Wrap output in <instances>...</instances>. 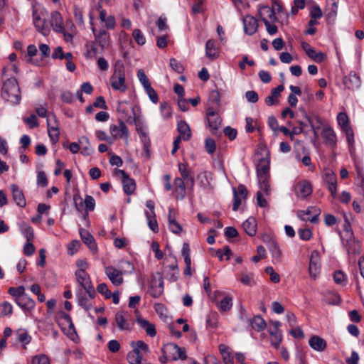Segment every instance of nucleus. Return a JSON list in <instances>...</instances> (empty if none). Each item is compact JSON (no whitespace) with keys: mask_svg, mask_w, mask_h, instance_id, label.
Instances as JSON below:
<instances>
[{"mask_svg":"<svg viewBox=\"0 0 364 364\" xmlns=\"http://www.w3.org/2000/svg\"><path fill=\"white\" fill-rule=\"evenodd\" d=\"M1 97L14 105H17L21 100V90L17 80L15 77H10L3 83Z\"/></svg>","mask_w":364,"mask_h":364,"instance_id":"nucleus-1","label":"nucleus"},{"mask_svg":"<svg viewBox=\"0 0 364 364\" xmlns=\"http://www.w3.org/2000/svg\"><path fill=\"white\" fill-rule=\"evenodd\" d=\"M110 85L115 91L124 92L128 87L126 84V75L123 65L115 68L109 78Z\"/></svg>","mask_w":364,"mask_h":364,"instance_id":"nucleus-2","label":"nucleus"},{"mask_svg":"<svg viewBox=\"0 0 364 364\" xmlns=\"http://www.w3.org/2000/svg\"><path fill=\"white\" fill-rule=\"evenodd\" d=\"M75 275L77 283L85 290L90 299L95 296V290L92 284L90 277L86 271L77 269Z\"/></svg>","mask_w":364,"mask_h":364,"instance_id":"nucleus-3","label":"nucleus"},{"mask_svg":"<svg viewBox=\"0 0 364 364\" xmlns=\"http://www.w3.org/2000/svg\"><path fill=\"white\" fill-rule=\"evenodd\" d=\"M117 112L119 114V118L122 119L124 122L133 124L136 122L135 117H132L130 115V112L134 115V110L133 107H132L127 102H120L118 103Z\"/></svg>","mask_w":364,"mask_h":364,"instance_id":"nucleus-4","label":"nucleus"},{"mask_svg":"<svg viewBox=\"0 0 364 364\" xmlns=\"http://www.w3.org/2000/svg\"><path fill=\"white\" fill-rule=\"evenodd\" d=\"M114 173L115 175L122 177L124 192L128 196L133 194L136 189L135 181L131 178L124 170L115 169Z\"/></svg>","mask_w":364,"mask_h":364,"instance_id":"nucleus-5","label":"nucleus"},{"mask_svg":"<svg viewBox=\"0 0 364 364\" xmlns=\"http://www.w3.org/2000/svg\"><path fill=\"white\" fill-rule=\"evenodd\" d=\"M321 210L316 206H310L306 210H299L297 216L304 221H310L313 223H316L318 221V216Z\"/></svg>","mask_w":364,"mask_h":364,"instance_id":"nucleus-6","label":"nucleus"},{"mask_svg":"<svg viewBox=\"0 0 364 364\" xmlns=\"http://www.w3.org/2000/svg\"><path fill=\"white\" fill-rule=\"evenodd\" d=\"M119 125L112 124L109 127V132L114 138H122L128 140L129 134L128 128L122 119H118Z\"/></svg>","mask_w":364,"mask_h":364,"instance_id":"nucleus-7","label":"nucleus"},{"mask_svg":"<svg viewBox=\"0 0 364 364\" xmlns=\"http://www.w3.org/2000/svg\"><path fill=\"white\" fill-rule=\"evenodd\" d=\"M294 188L296 196L301 199H305L309 196L313 191L311 183L306 180L296 182Z\"/></svg>","mask_w":364,"mask_h":364,"instance_id":"nucleus-8","label":"nucleus"},{"mask_svg":"<svg viewBox=\"0 0 364 364\" xmlns=\"http://www.w3.org/2000/svg\"><path fill=\"white\" fill-rule=\"evenodd\" d=\"M178 171L181 176L180 178L186 181V185L189 186L191 190H193L195 185L194 173L188 167V165L187 164L179 163Z\"/></svg>","mask_w":364,"mask_h":364,"instance_id":"nucleus-9","label":"nucleus"},{"mask_svg":"<svg viewBox=\"0 0 364 364\" xmlns=\"http://www.w3.org/2000/svg\"><path fill=\"white\" fill-rule=\"evenodd\" d=\"M165 350H168L172 354V359L173 360H184L187 358L185 348H181L176 344L168 343L163 348L164 353H165Z\"/></svg>","mask_w":364,"mask_h":364,"instance_id":"nucleus-10","label":"nucleus"},{"mask_svg":"<svg viewBox=\"0 0 364 364\" xmlns=\"http://www.w3.org/2000/svg\"><path fill=\"white\" fill-rule=\"evenodd\" d=\"M105 272L113 285L119 286L123 283L122 271L118 270L112 266H108L105 267Z\"/></svg>","mask_w":364,"mask_h":364,"instance_id":"nucleus-11","label":"nucleus"},{"mask_svg":"<svg viewBox=\"0 0 364 364\" xmlns=\"http://www.w3.org/2000/svg\"><path fill=\"white\" fill-rule=\"evenodd\" d=\"M242 23L244 32L247 35L252 36L257 31L259 23L257 19L254 16L246 15L242 19Z\"/></svg>","mask_w":364,"mask_h":364,"instance_id":"nucleus-12","label":"nucleus"},{"mask_svg":"<svg viewBox=\"0 0 364 364\" xmlns=\"http://www.w3.org/2000/svg\"><path fill=\"white\" fill-rule=\"evenodd\" d=\"M164 291V281L161 277H152L150 283L149 294L152 297H159Z\"/></svg>","mask_w":364,"mask_h":364,"instance_id":"nucleus-13","label":"nucleus"},{"mask_svg":"<svg viewBox=\"0 0 364 364\" xmlns=\"http://www.w3.org/2000/svg\"><path fill=\"white\" fill-rule=\"evenodd\" d=\"M321 264L318 254L316 251H314L311 254L309 272L310 277L316 279L320 274Z\"/></svg>","mask_w":364,"mask_h":364,"instance_id":"nucleus-14","label":"nucleus"},{"mask_svg":"<svg viewBox=\"0 0 364 364\" xmlns=\"http://www.w3.org/2000/svg\"><path fill=\"white\" fill-rule=\"evenodd\" d=\"M129 315L124 311H118L115 314L114 323L120 331H130L132 325L129 320Z\"/></svg>","mask_w":364,"mask_h":364,"instance_id":"nucleus-15","label":"nucleus"},{"mask_svg":"<svg viewBox=\"0 0 364 364\" xmlns=\"http://www.w3.org/2000/svg\"><path fill=\"white\" fill-rule=\"evenodd\" d=\"M343 84L347 89L355 90L360 86L361 81L360 77L355 72H350L348 75L343 77Z\"/></svg>","mask_w":364,"mask_h":364,"instance_id":"nucleus-16","label":"nucleus"},{"mask_svg":"<svg viewBox=\"0 0 364 364\" xmlns=\"http://www.w3.org/2000/svg\"><path fill=\"white\" fill-rule=\"evenodd\" d=\"M32 16L33 24L36 30L44 36H48L50 33V29L48 26L46 25V21L40 16L37 10H33Z\"/></svg>","mask_w":364,"mask_h":364,"instance_id":"nucleus-17","label":"nucleus"},{"mask_svg":"<svg viewBox=\"0 0 364 364\" xmlns=\"http://www.w3.org/2000/svg\"><path fill=\"white\" fill-rule=\"evenodd\" d=\"M207 119L212 133L215 134L221 124V118L213 109L210 108L208 109Z\"/></svg>","mask_w":364,"mask_h":364,"instance_id":"nucleus-18","label":"nucleus"},{"mask_svg":"<svg viewBox=\"0 0 364 364\" xmlns=\"http://www.w3.org/2000/svg\"><path fill=\"white\" fill-rule=\"evenodd\" d=\"M186 181L180 177L174 179V195L177 200H183L186 195Z\"/></svg>","mask_w":364,"mask_h":364,"instance_id":"nucleus-19","label":"nucleus"},{"mask_svg":"<svg viewBox=\"0 0 364 364\" xmlns=\"http://www.w3.org/2000/svg\"><path fill=\"white\" fill-rule=\"evenodd\" d=\"M80 235L82 242L87 245L89 249L93 252H97V246L93 236L85 229H80Z\"/></svg>","mask_w":364,"mask_h":364,"instance_id":"nucleus-20","label":"nucleus"},{"mask_svg":"<svg viewBox=\"0 0 364 364\" xmlns=\"http://www.w3.org/2000/svg\"><path fill=\"white\" fill-rule=\"evenodd\" d=\"M321 136L328 146L331 147L336 146L337 144L336 134L332 127L324 128L321 132Z\"/></svg>","mask_w":364,"mask_h":364,"instance_id":"nucleus-21","label":"nucleus"},{"mask_svg":"<svg viewBox=\"0 0 364 364\" xmlns=\"http://www.w3.org/2000/svg\"><path fill=\"white\" fill-rule=\"evenodd\" d=\"M10 188L12 192L13 199L19 207H25L26 205V198L23 191L16 184H11Z\"/></svg>","mask_w":364,"mask_h":364,"instance_id":"nucleus-22","label":"nucleus"},{"mask_svg":"<svg viewBox=\"0 0 364 364\" xmlns=\"http://www.w3.org/2000/svg\"><path fill=\"white\" fill-rule=\"evenodd\" d=\"M310 347L318 352H323L327 347L326 341L318 336H313L309 340Z\"/></svg>","mask_w":364,"mask_h":364,"instance_id":"nucleus-23","label":"nucleus"},{"mask_svg":"<svg viewBox=\"0 0 364 364\" xmlns=\"http://www.w3.org/2000/svg\"><path fill=\"white\" fill-rule=\"evenodd\" d=\"M16 304L25 312L32 311L36 306L35 301L26 294L16 301Z\"/></svg>","mask_w":364,"mask_h":364,"instance_id":"nucleus-24","label":"nucleus"},{"mask_svg":"<svg viewBox=\"0 0 364 364\" xmlns=\"http://www.w3.org/2000/svg\"><path fill=\"white\" fill-rule=\"evenodd\" d=\"M205 55L208 58L213 60L219 56V48L216 45V41L209 39L205 43Z\"/></svg>","mask_w":364,"mask_h":364,"instance_id":"nucleus-25","label":"nucleus"},{"mask_svg":"<svg viewBox=\"0 0 364 364\" xmlns=\"http://www.w3.org/2000/svg\"><path fill=\"white\" fill-rule=\"evenodd\" d=\"M92 31L94 33L95 41L98 43L100 47L104 48L109 45V34L107 31L102 29L100 30L98 33H96V28L93 26H92Z\"/></svg>","mask_w":364,"mask_h":364,"instance_id":"nucleus-26","label":"nucleus"},{"mask_svg":"<svg viewBox=\"0 0 364 364\" xmlns=\"http://www.w3.org/2000/svg\"><path fill=\"white\" fill-rule=\"evenodd\" d=\"M50 23L55 32L64 31L63 19L61 14L57 11H53L50 16Z\"/></svg>","mask_w":364,"mask_h":364,"instance_id":"nucleus-27","label":"nucleus"},{"mask_svg":"<svg viewBox=\"0 0 364 364\" xmlns=\"http://www.w3.org/2000/svg\"><path fill=\"white\" fill-rule=\"evenodd\" d=\"M177 129L178 132L179 137L182 138L184 141H188L191 137V132L188 124L183 120L178 122Z\"/></svg>","mask_w":364,"mask_h":364,"instance_id":"nucleus-28","label":"nucleus"},{"mask_svg":"<svg viewBox=\"0 0 364 364\" xmlns=\"http://www.w3.org/2000/svg\"><path fill=\"white\" fill-rule=\"evenodd\" d=\"M259 14L262 19V17L267 18L269 21L275 23L278 21V18L276 16L274 9H271L268 6H262L259 9Z\"/></svg>","mask_w":364,"mask_h":364,"instance_id":"nucleus-29","label":"nucleus"},{"mask_svg":"<svg viewBox=\"0 0 364 364\" xmlns=\"http://www.w3.org/2000/svg\"><path fill=\"white\" fill-rule=\"evenodd\" d=\"M53 117L55 121L54 125H51L50 123V119H47L48 132L51 142L53 144H56L59 140L60 133L58 125L56 124L55 116L53 115Z\"/></svg>","mask_w":364,"mask_h":364,"instance_id":"nucleus-30","label":"nucleus"},{"mask_svg":"<svg viewBox=\"0 0 364 364\" xmlns=\"http://www.w3.org/2000/svg\"><path fill=\"white\" fill-rule=\"evenodd\" d=\"M268 249L272 254L273 259L276 262H281L282 258V252L277 243L274 240H269L268 242Z\"/></svg>","mask_w":364,"mask_h":364,"instance_id":"nucleus-31","label":"nucleus"},{"mask_svg":"<svg viewBox=\"0 0 364 364\" xmlns=\"http://www.w3.org/2000/svg\"><path fill=\"white\" fill-rule=\"evenodd\" d=\"M216 307L220 312L229 311L232 307V297L230 296H225L220 301L215 302Z\"/></svg>","mask_w":364,"mask_h":364,"instance_id":"nucleus-32","label":"nucleus"},{"mask_svg":"<svg viewBox=\"0 0 364 364\" xmlns=\"http://www.w3.org/2000/svg\"><path fill=\"white\" fill-rule=\"evenodd\" d=\"M260 189L267 195L270 192L269 173L257 174Z\"/></svg>","mask_w":364,"mask_h":364,"instance_id":"nucleus-33","label":"nucleus"},{"mask_svg":"<svg viewBox=\"0 0 364 364\" xmlns=\"http://www.w3.org/2000/svg\"><path fill=\"white\" fill-rule=\"evenodd\" d=\"M136 322L142 328H144L146 331L147 335H149L151 337H154L156 336V331L155 329V326L154 324L150 323L149 321L143 318L138 317L136 318Z\"/></svg>","mask_w":364,"mask_h":364,"instance_id":"nucleus-34","label":"nucleus"},{"mask_svg":"<svg viewBox=\"0 0 364 364\" xmlns=\"http://www.w3.org/2000/svg\"><path fill=\"white\" fill-rule=\"evenodd\" d=\"M242 227L248 235H255L257 232V222L255 218L252 217L249 218L243 223Z\"/></svg>","mask_w":364,"mask_h":364,"instance_id":"nucleus-35","label":"nucleus"},{"mask_svg":"<svg viewBox=\"0 0 364 364\" xmlns=\"http://www.w3.org/2000/svg\"><path fill=\"white\" fill-rule=\"evenodd\" d=\"M305 118L310 124L311 129H320L323 124V119L316 114L309 116L305 114Z\"/></svg>","mask_w":364,"mask_h":364,"instance_id":"nucleus-36","label":"nucleus"},{"mask_svg":"<svg viewBox=\"0 0 364 364\" xmlns=\"http://www.w3.org/2000/svg\"><path fill=\"white\" fill-rule=\"evenodd\" d=\"M21 234L25 237L26 241H33L34 232L33 228L26 223H21L19 225Z\"/></svg>","mask_w":364,"mask_h":364,"instance_id":"nucleus-37","label":"nucleus"},{"mask_svg":"<svg viewBox=\"0 0 364 364\" xmlns=\"http://www.w3.org/2000/svg\"><path fill=\"white\" fill-rule=\"evenodd\" d=\"M250 323L251 327L257 331H263L267 326L265 321L260 316H254L250 320Z\"/></svg>","mask_w":364,"mask_h":364,"instance_id":"nucleus-38","label":"nucleus"},{"mask_svg":"<svg viewBox=\"0 0 364 364\" xmlns=\"http://www.w3.org/2000/svg\"><path fill=\"white\" fill-rule=\"evenodd\" d=\"M268 331L271 336V343L275 348H278L282 341V333L279 329L269 328Z\"/></svg>","mask_w":364,"mask_h":364,"instance_id":"nucleus-39","label":"nucleus"},{"mask_svg":"<svg viewBox=\"0 0 364 364\" xmlns=\"http://www.w3.org/2000/svg\"><path fill=\"white\" fill-rule=\"evenodd\" d=\"M270 161L268 159L262 158L257 164V174L269 173Z\"/></svg>","mask_w":364,"mask_h":364,"instance_id":"nucleus-40","label":"nucleus"},{"mask_svg":"<svg viewBox=\"0 0 364 364\" xmlns=\"http://www.w3.org/2000/svg\"><path fill=\"white\" fill-rule=\"evenodd\" d=\"M289 89L291 90V93L288 97V102L291 107H296L298 102L296 95H301V89L299 87L294 85H290Z\"/></svg>","mask_w":364,"mask_h":364,"instance_id":"nucleus-41","label":"nucleus"},{"mask_svg":"<svg viewBox=\"0 0 364 364\" xmlns=\"http://www.w3.org/2000/svg\"><path fill=\"white\" fill-rule=\"evenodd\" d=\"M79 144H80L81 154L85 156H89L92 153L90 148V141L87 137L83 136L79 139Z\"/></svg>","mask_w":364,"mask_h":364,"instance_id":"nucleus-42","label":"nucleus"},{"mask_svg":"<svg viewBox=\"0 0 364 364\" xmlns=\"http://www.w3.org/2000/svg\"><path fill=\"white\" fill-rule=\"evenodd\" d=\"M337 121L343 132L347 130V129H348L351 128L348 116L346 112L338 113L337 116Z\"/></svg>","mask_w":364,"mask_h":364,"instance_id":"nucleus-43","label":"nucleus"},{"mask_svg":"<svg viewBox=\"0 0 364 364\" xmlns=\"http://www.w3.org/2000/svg\"><path fill=\"white\" fill-rule=\"evenodd\" d=\"M127 358L130 364H141L142 355L137 351V349H133L128 353Z\"/></svg>","mask_w":364,"mask_h":364,"instance_id":"nucleus-44","label":"nucleus"},{"mask_svg":"<svg viewBox=\"0 0 364 364\" xmlns=\"http://www.w3.org/2000/svg\"><path fill=\"white\" fill-rule=\"evenodd\" d=\"M346 250L348 254H358L360 252V245L358 241L354 237H351L347 241Z\"/></svg>","mask_w":364,"mask_h":364,"instance_id":"nucleus-45","label":"nucleus"},{"mask_svg":"<svg viewBox=\"0 0 364 364\" xmlns=\"http://www.w3.org/2000/svg\"><path fill=\"white\" fill-rule=\"evenodd\" d=\"M8 293L14 297L15 302L26 294L23 286H18V287H11L9 289Z\"/></svg>","mask_w":364,"mask_h":364,"instance_id":"nucleus-46","label":"nucleus"},{"mask_svg":"<svg viewBox=\"0 0 364 364\" xmlns=\"http://www.w3.org/2000/svg\"><path fill=\"white\" fill-rule=\"evenodd\" d=\"M271 9H274V13L276 12L279 14H282L284 15V17L286 18V21H288L289 18V14L286 12L285 9L284 8L282 3L277 0H274L272 2V6Z\"/></svg>","mask_w":364,"mask_h":364,"instance_id":"nucleus-47","label":"nucleus"},{"mask_svg":"<svg viewBox=\"0 0 364 364\" xmlns=\"http://www.w3.org/2000/svg\"><path fill=\"white\" fill-rule=\"evenodd\" d=\"M146 216L148 221V225L149 228L154 232H158L159 226L158 223L155 218V214L152 215L149 213L148 211L146 212Z\"/></svg>","mask_w":364,"mask_h":364,"instance_id":"nucleus-48","label":"nucleus"},{"mask_svg":"<svg viewBox=\"0 0 364 364\" xmlns=\"http://www.w3.org/2000/svg\"><path fill=\"white\" fill-rule=\"evenodd\" d=\"M77 303L79 306L86 311H89L92 307V303L84 295L77 294Z\"/></svg>","mask_w":364,"mask_h":364,"instance_id":"nucleus-49","label":"nucleus"},{"mask_svg":"<svg viewBox=\"0 0 364 364\" xmlns=\"http://www.w3.org/2000/svg\"><path fill=\"white\" fill-rule=\"evenodd\" d=\"M131 346L134 350L137 349V351L139 353L140 351H143L144 353H148L149 351L148 345L141 340L137 341L136 342L132 341L131 343Z\"/></svg>","mask_w":364,"mask_h":364,"instance_id":"nucleus-50","label":"nucleus"},{"mask_svg":"<svg viewBox=\"0 0 364 364\" xmlns=\"http://www.w3.org/2000/svg\"><path fill=\"white\" fill-rule=\"evenodd\" d=\"M132 36L138 45L143 46L145 44L146 38L140 29H134L132 33Z\"/></svg>","mask_w":364,"mask_h":364,"instance_id":"nucleus-51","label":"nucleus"},{"mask_svg":"<svg viewBox=\"0 0 364 364\" xmlns=\"http://www.w3.org/2000/svg\"><path fill=\"white\" fill-rule=\"evenodd\" d=\"M73 14L77 23L79 25H83L84 18L82 10L76 4L73 5Z\"/></svg>","mask_w":364,"mask_h":364,"instance_id":"nucleus-52","label":"nucleus"},{"mask_svg":"<svg viewBox=\"0 0 364 364\" xmlns=\"http://www.w3.org/2000/svg\"><path fill=\"white\" fill-rule=\"evenodd\" d=\"M137 77L139 80V82L143 85V87L145 89L151 85V83L149 82V80L148 77L146 76L145 72L144 70L140 69L137 71Z\"/></svg>","mask_w":364,"mask_h":364,"instance_id":"nucleus-53","label":"nucleus"},{"mask_svg":"<svg viewBox=\"0 0 364 364\" xmlns=\"http://www.w3.org/2000/svg\"><path fill=\"white\" fill-rule=\"evenodd\" d=\"M262 22L264 23L266 27V30L269 35H274L277 33V26L273 24V23H272L271 21H269V20L267 18L262 17Z\"/></svg>","mask_w":364,"mask_h":364,"instance_id":"nucleus-54","label":"nucleus"},{"mask_svg":"<svg viewBox=\"0 0 364 364\" xmlns=\"http://www.w3.org/2000/svg\"><path fill=\"white\" fill-rule=\"evenodd\" d=\"M31 364H50V359L45 354L36 355L33 357Z\"/></svg>","mask_w":364,"mask_h":364,"instance_id":"nucleus-55","label":"nucleus"},{"mask_svg":"<svg viewBox=\"0 0 364 364\" xmlns=\"http://www.w3.org/2000/svg\"><path fill=\"white\" fill-rule=\"evenodd\" d=\"M160 110L161 115L164 119H168L171 116V108L168 102H161Z\"/></svg>","mask_w":364,"mask_h":364,"instance_id":"nucleus-56","label":"nucleus"},{"mask_svg":"<svg viewBox=\"0 0 364 364\" xmlns=\"http://www.w3.org/2000/svg\"><path fill=\"white\" fill-rule=\"evenodd\" d=\"M309 16L311 17V19H314L316 21L317 19L321 18L323 16V13L319 6H313L310 9Z\"/></svg>","mask_w":364,"mask_h":364,"instance_id":"nucleus-57","label":"nucleus"},{"mask_svg":"<svg viewBox=\"0 0 364 364\" xmlns=\"http://www.w3.org/2000/svg\"><path fill=\"white\" fill-rule=\"evenodd\" d=\"M265 272L270 276L272 282L277 284L280 282V276L277 274L272 267L268 266L265 268Z\"/></svg>","mask_w":364,"mask_h":364,"instance_id":"nucleus-58","label":"nucleus"},{"mask_svg":"<svg viewBox=\"0 0 364 364\" xmlns=\"http://www.w3.org/2000/svg\"><path fill=\"white\" fill-rule=\"evenodd\" d=\"M333 279L334 282L338 284L345 285L346 283V275L341 270L335 272L333 274Z\"/></svg>","mask_w":364,"mask_h":364,"instance_id":"nucleus-59","label":"nucleus"},{"mask_svg":"<svg viewBox=\"0 0 364 364\" xmlns=\"http://www.w3.org/2000/svg\"><path fill=\"white\" fill-rule=\"evenodd\" d=\"M98 293L105 296V299L111 298V291L108 289L107 285L105 283H101L97 287Z\"/></svg>","mask_w":364,"mask_h":364,"instance_id":"nucleus-60","label":"nucleus"},{"mask_svg":"<svg viewBox=\"0 0 364 364\" xmlns=\"http://www.w3.org/2000/svg\"><path fill=\"white\" fill-rule=\"evenodd\" d=\"M147 95L149 96L150 100L154 103L156 104L159 102V97L155 91V90L151 87V85L149 86L148 87L144 89Z\"/></svg>","mask_w":364,"mask_h":364,"instance_id":"nucleus-61","label":"nucleus"},{"mask_svg":"<svg viewBox=\"0 0 364 364\" xmlns=\"http://www.w3.org/2000/svg\"><path fill=\"white\" fill-rule=\"evenodd\" d=\"M267 123L269 128L274 132V134L277 135L279 129L277 119L274 116H270L268 117Z\"/></svg>","mask_w":364,"mask_h":364,"instance_id":"nucleus-62","label":"nucleus"},{"mask_svg":"<svg viewBox=\"0 0 364 364\" xmlns=\"http://www.w3.org/2000/svg\"><path fill=\"white\" fill-rule=\"evenodd\" d=\"M324 181L327 185L335 183H337V176L332 171L328 170L324 174Z\"/></svg>","mask_w":364,"mask_h":364,"instance_id":"nucleus-63","label":"nucleus"},{"mask_svg":"<svg viewBox=\"0 0 364 364\" xmlns=\"http://www.w3.org/2000/svg\"><path fill=\"white\" fill-rule=\"evenodd\" d=\"M36 247L33 244V241H26L23 246V253L26 256H31L34 254Z\"/></svg>","mask_w":364,"mask_h":364,"instance_id":"nucleus-64","label":"nucleus"}]
</instances>
